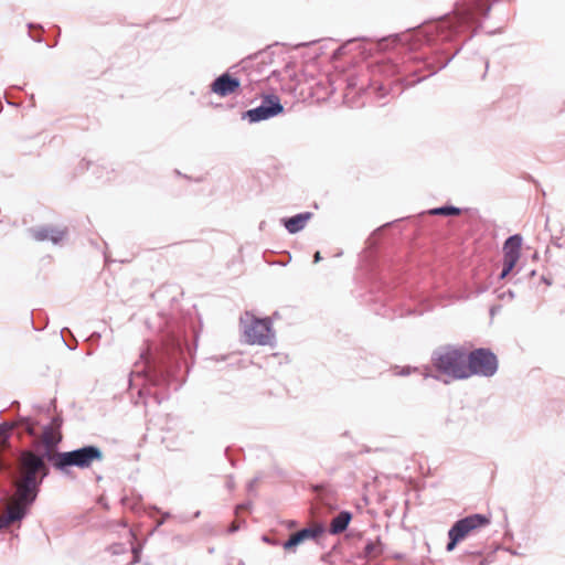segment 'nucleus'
<instances>
[{
	"instance_id": "nucleus-41",
	"label": "nucleus",
	"mask_w": 565,
	"mask_h": 565,
	"mask_svg": "<svg viewBox=\"0 0 565 565\" xmlns=\"http://www.w3.org/2000/svg\"><path fill=\"white\" fill-rule=\"evenodd\" d=\"M104 257H105V263H108L109 262V257L107 254H104Z\"/></svg>"
},
{
	"instance_id": "nucleus-24",
	"label": "nucleus",
	"mask_w": 565,
	"mask_h": 565,
	"mask_svg": "<svg viewBox=\"0 0 565 565\" xmlns=\"http://www.w3.org/2000/svg\"><path fill=\"white\" fill-rule=\"evenodd\" d=\"M28 29H29V35L32 40H34L35 42L38 43H41L43 41V39L40 36V35H33L32 34V30L36 29L38 31L42 32L43 31V26L41 24H35V23H28Z\"/></svg>"
},
{
	"instance_id": "nucleus-16",
	"label": "nucleus",
	"mask_w": 565,
	"mask_h": 565,
	"mask_svg": "<svg viewBox=\"0 0 565 565\" xmlns=\"http://www.w3.org/2000/svg\"><path fill=\"white\" fill-rule=\"evenodd\" d=\"M151 298L160 306L159 316L166 317V310L172 305L174 300V296L171 292V287L162 286L158 288L153 294H151Z\"/></svg>"
},
{
	"instance_id": "nucleus-11",
	"label": "nucleus",
	"mask_w": 565,
	"mask_h": 565,
	"mask_svg": "<svg viewBox=\"0 0 565 565\" xmlns=\"http://www.w3.org/2000/svg\"><path fill=\"white\" fill-rule=\"evenodd\" d=\"M30 237L36 242L50 241L54 245H60L68 235L67 227H56L53 225H41L28 230Z\"/></svg>"
},
{
	"instance_id": "nucleus-7",
	"label": "nucleus",
	"mask_w": 565,
	"mask_h": 565,
	"mask_svg": "<svg viewBox=\"0 0 565 565\" xmlns=\"http://www.w3.org/2000/svg\"><path fill=\"white\" fill-rule=\"evenodd\" d=\"M239 321L247 344L273 345L275 332L269 318H256L250 312H245Z\"/></svg>"
},
{
	"instance_id": "nucleus-17",
	"label": "nucleus",
	"mask_w": 565,
	"mask_h": 565,
	"mask_svg": "<svg viewBox=\"0 0 565 565\" xmlns=\"http://www.w3.org/2000/svg\"><path fill=\"white\" fill-rule=\"evenodd\" d=\"M312 213L303 212L296 214L291 217L282 218V224L285 228L290 234H296L305 228L307 222L311 218Z\"/></svg>"
},
{
	"instance_id": "nucleus-3",
	"label": "nucleus",
	"mask_w": 565,
	"mask_h": 565,
	"mask_svg": "<svg viewBox=\"0 0 565 565\" xmlns=\"http://www.w3.org/2000/svg\"><path fill=\"white\" fill-rule=\"evenodd\" d=\"M62 438L61 431L53 430L52 425L43 426V448L20 450L15 459L18 472H29L46 479L51 473V458L55 455L53 450L57 449Z\"/></svg>"
},
{
	"instance_id": "nucleus-21",
	"label": "nucleus",
	"mask_w": 565,
	"mask_h": 565,
	"mask_svg": "<svg viewBox=\"0 0 565 565\" xmlns=\"http://www.w3.org/2000/svg\"><path fill=\"white\" fill-rule=\"evenodd\" d=\"M477 558H480V551H466L459 556L460 565H475Z\"/></svg>"
},
{
	"instance_id": "nucleus-2",
	"label": "nucleus",
	"mask_w": 565,
	"mask_h": 565,
	"mask_svg": "<svg viewBox=\"0 0 565 565\" xmlns=\"http://www.w3.org/2000/svg\"><path fill=\"white\" fill-rule=\"evenodd\" d=\"M161 332L160 347L143 348V387L146 384L159 387L168 385L182 352L181 338L174 333L168 321L166 330Z\"/></svg>"
},
{
	"instance_id": "nucleus-34",
	"label": "nucleus",
	"mask_w": 565,
	"mask_h": 565,
	"mask_svg": "<svg viewBox=\"0 0 565 565\" xmlns=\"http://www.w3.org/2000/svg\"><path fill=\"white\" fill-rule=\"evenodd\" d=\"M239 529V525L233 523L230 527H228V532L230 533H234L236 532L237 530Z\"/></svg>"
},
{
	"instance_id": "nucleus-22",
	"label": "nucleus",
	"mask_w": 565,
	"mask_h": 565,
	"mask_svg": "<svg viewBox=\"0 0 565 565\" xmlns=\"http://www.w3.org/2000/svg\"><path fill=\"white\" fill-rule=\"evenodd\" d=\"M382 553L381 543L379 541H369L364 546V554L367 557H374Z\"/></svg>"
},
{
	"instance_id": "nucleus-31",
	"label": "nucleus",
	"mask_w": 565,
	"mask_h": 565,
	"mask_svg": "<svg viewBox=\"0 0 565 565\" xmlns=\"http://www.w3.org/2000/svg\"><path fill=\"white\" fill-rule=\"evenodd\" d=\"M475 565H488L487 558L482 556V553L480 552V558H477Z\"/></svg>"
},
{
	"instance_id": "nucleus-9",
	"label": "nucleus",
	"mask_w": 565,
	"mask_h": 565,
	"mask_svg": "<svg viewBox=\"0 0 565 565\" xmlns=\"http://www.w3.org/2000/svg\"><path fill=\"white\" fill-rule=\"evenodd\" d=\"M490 523V520L483 514H470L457 522L448 531V543L446 545L447 552H452L459 542L463 541L473 531L481 529Z\"/></svg>"
},
{
	"instance_id": "nucleus-39",
	"label": "nucleus",
	"mask_w": 565,
	"mask_h": 565,
	"mask_svg": "<svg viewBox=\"0 0 565 565\" xmlns=\"http://www.w3.org/2000/svg\"><path fill=\"white\" fill-rule=\"evenodd\" d=\"M64 332H67V333H70L72 335L70 329H67V328H64V329L61 330V334L62 335L64 334Z\"/></svg>"
},
{
	"instance_id": "nucleus-15",
	"label": "nucleus",
	"mask_w": 565,
	"mask_h": 565,
	"mask_svg": "<svg viewBox=\"0 0 565 565\" xmlns=\"http://www.w3.org/2000/svg\"><path fill=\"white\" fill-rule=\"evenodd\" d=\"M522 245V236L519 234L511 235L503 244V259L510 263H518L520 258V249Z\"/></svg>"
},
{
	"instance_id": "nucleus-25",
	"label": "nucleus",
	"mask_w": 565,
	"mask_h": 565,
	"mask_svg": "<svg viewBox=\"0 0 565 565\" xmlns=\"http://www.w3.org/2000/svg\"><path fill=\"white\" fill-rule=\"evenodd\" d=\"M130 552L132 554V563H138L141 559V543L137 542L136 544H131Z\"/></svg>"
},
{
	"instance_id": "nucleus-44",
	"label": "nucleus",
	"mask_w": 565,
	"mask_h": 565,
	"mask_svg": "<svg viewBox=\"0 0 565 565\" xmlns=\"http://www.w3.org/2000/svg\"><path fill=\"white\" fill-rule=\"evenodd\" d=\"M162 523H163V520L159 521V522L157 523V526L161 525Z\"/></svg>"
},
{
	"instance_id": "nucleus-33",
	"label": "nucleus",
	"mask_w": 565,
	"mask_h": 565,
	"mask_svg": "<svg viewBox=\"0 0 565 565\" xmlns=\"http://www.w3.org/2000/svg\"><path fill=\"white\" fill-rule=\"evenodd\" d=\"M248 507H249V503H248V502H247V503H243V504L237 505V507H236V514H238V512H239L241 510L247 509Z\"/></svg>"
},
{
	"instance_id": "nucleus-36",
	"label": "nucleus",
	"mask_w": 565,
	"mask_h": 565,
	"mask_svg": "<svg viewBox=\"0 0 565 565\" xmlns=\"http://www.w3.org/2000/svg\"><path fill=\"white\" fill-rule=\"evenodd\" d=\"M64 343L72 351L75 350V348H76V344H70V342H67L66 340H64Z\"/></svg>"
},
{
	"instance_id": "nucleus-28",
	"label": "nucleus",
	"mask_w": 565,
	"mask_h": 565,
	"mask_svg": "<svg viewBox=\"0 0 565 565\" xmlns=\"http://www.w3.org/2000/svg\"><path fill=\"white\" fill-rule=\"evenodd\" d=\"M414 371H417V369L416 367L413 369L411 366H403V367H397L395 374L399 375V376H407Z\"/></svg>"
},
{
	"instance_id": "nucleus-32",
	"label": "nucleus",
	"mask_w": 565,
	"mask_h": 565,
	"mask_svg": "<svg viewBox=\"0 0 565 565\" xmlns=\"http://www.w3.org/2000/svg\"><path fill=\"white\" fill-rule=\"evenodd\" d=\"M370 87H371V88H374V89H377V90H380V92H384V90H385V86H384V84H381V85L376 86V82H375V81H373V82L371 83V86H370Z\"/></svg>"
},
{
	"instance_id": "nucleus-19",
	"label": "nucleus",
	"mask_w": 565,
	"mask_h": 565,
	"mask_svg": "<svg viewBox=\"0 0 565 565\" xmlns=\"http://www.w3.org/2000/svg\"><path fill=\"white\" fill-rule=\"evenodd\" d=\"M461 213V210L459 207L452 206V205H445L440 207H435L430 210V214L433 215H444V216H451V215H459Z\"/></svg>"
},
{
	"instance_id": "nucleus-20",
	"label": "nucleus",
	"mask_w": 565,
	"mask_h": 565,
	"mask_svg": "<svg viewBox=\"0 0 565 565\" xmlns=\"http://www.w3.org/2000/svg\"><path fill=\"white\" fill-rule=\"evenodd\" d=\"M134 377H141V371H130L128 375V388H135L137 399H132L135 405H138V399L141 398V385H134Z\"/></svg>"
},
{
	"instance_id": "nucleus-13",
	"label": "nucleus",
	"mask_w": 565,
	"mask_h": 565,
	"mask_svg": "<svg viewBox=\"0 0 565 565\" xmlns=\"http://www.w3.org/2000/svg\"><path fill=\"white\" fill-rule=\"evenodd\" d=\"M239 86L238 78L231 76L228 73H223L212 82L210 88L212 93L226 97L236 92Z\"/></svg>"
},
{
	"instance_id": "nucleus-12",
	"label": "nucleus",
	"mask_w": 565,
	"mask_h": 565,
	"mask_svg": "<svg viewBox=\"0 0 565 565\" xmlns=\"http://www.w3.org/2000/svg\"><path fill=\"white\" fill-rule=\"evenodd\" d=\"M36 426L38 422L30 416H20L14 423L2 422L0 423V439L8 441L13 428H18L28 435L34 436Z\"/></svg>"
},
{
	"instance_id": "nucleus-5",
	"label": "nucleus",
	"mask_w": 565,
	"mask_h": 565,
	"mask_svg": "<svg viewBox=\"0 0 565 565\" xmlns=\"http://www.w3.org/2000/svg\"><path fill=\"white\" fill-rule=\"evenodd\" d=\"M104 452L96 445H84L70 451H56L51 458L53 468L63 475H68L71 468L89 469L94 462H100Z\"/></svg>"
},
{
	"instance_id": "nucleus-30",
	"label": "nucleus",
	"mask_w": 565,
	"mask_h": 565,
	"mask_svg": "<svg viewBox=\"0 0 565 565\" xmlns=\"http://www.w3.org/2000/svg\"><path fill=\"white\" fill-rule=\"evenodd\" d=\"M93 164V162L88 161V160H85V159H82L79 164H78V169L81 171H85V170H88Z\"/></svg>"
},
{
	"instance_id": "nucleus-40",
	"label": "nucleus",
	"mask_w": 565,
	"mask_h": 565,
	"mask_svg": "<svg viewBox=\"0 0 565 565\" xmlns=\"http://www.w3.org/2000/svg\"><path fill=\"white\" fill-rule=\"evenodd\" d=\"M94 173L96 174L97 179H102L103 175L98 173V171H94Z\"/></svg>"
},
{
	"instance_id": "nucleus-4",
	"label": "nucleus",
	"mask_w": 565,
	"mask_h": 565,
	"mask_svg": "<svg viewBox=\"0 0 565 565\" xmlns=\"http://www.w3.org/2000/svg\"><path fill=\"white\" fill-rule=\"evenodd\" d=\"M45 479L29 472H18L14 467V492L17 505L9 508L3 516L7 525L21 522L30 512V508L36 501L41 486Z\"/></svg>"
},
{
	"instance_id": "nucleus-42",
	"label": "nucleus",
	"mask_w": 565,
	"mask_h": 565,
	"mask_svg": "<svg viewBox=\"0 0 565 565\" xmlns=\"http://www.w3.org/2000/svg\"><path fill=\"white\" fill-rule=\"evenodd\" d=\"M73 341H70V344H76L75 338L72 335Z\"/></svg>"
},
{
	"instance_id": "nucleus-8",
	"label": "nucleus",
	"mask_w": 565,
	"mask_h": 565,
	"mask_svg": "<svg viewBox=\"0 0 565 565\" xmlns=\"http://www.w3.org/2000/svg\"><path fill=\"white\" fill-rule=\"evenodd\" d=\"M466 370L468 377L471 375L491 377L498 371L497 355L484 348L472 350L467 354Z\"/></svg>"
},
{
	"instance_id": "nucleus-14",
	"label": "nucleus",
	"mask_w": 565,
	"mask_h": 565,
	"mask_svg": "<svg viewBox=\"0 0 565 565\" xmlns=\"http://www.w3.org/2000/svg\"><path fill=\"white\" fill-rule=\"evenodd\" d=\"M323 533L322 526L305 527L292 533L287 541L282 543L286 551L295 552L296 547L306 540H315Z\"/></svg>"
},
{
	"instance_id": "nucleus-6",
	"label": "nucleus",
	"mask_w": 565,
	"mask_h": 565,
	"mask_svg": "<svg viewBox=\"0 0 565 565\" xmlns=\"http://www.w3.org/2000/svg\"><path fill=\"white\" fill-rule=\"evenodd\" d=\"M430 361L433 367L440 374L452 380L468 379L467 353L463 349L450 345L438 348L431 353Z\"/></svg>"
},
{
	"instance_id": "nucleus-23",
	"label": "nucleus",
	"mask_w": 565,
	"mask_h": 565,
	"mask_svg": "<svg viewBox=\"0 0 565 565\" xmlns=\"http://www.w3.org/2000/svg\"><path fill=\"white\" fill-rule=\"evenodd\" d=\"M516 263L514 262L510 263V260L503 259V267L499 275V279H504L512 271Z\"/></svg>"
},
{
	"instance_id": "nucleus-35",
	"label": "nucleus",
	"mask_w": 565,
	"mask_h": 565,
	"mask_svg": "<svg viewBox=\"0 0 565 565\" xmlns=\"http://www.w3.org/2000/svg\"><path fill=\"white\" fill-rule=\"evenodd\" d=\"M313 260L315 263H318L321 260V255H320V252H316L315 256H313Z\"/></svg>"
},
{
	"instance_id": "nucleus-43",
	"label": "nucleus",
	"mask_w": 565,
	"mask_h": 565,
	"mask_svg": "<svg viewBox=\"0 0 565 565\" xmlns=\"http://www.w3.org/2000/svg\"><path fill=\"white\" fill-rule=\"evenodd\" d=\"M263 540L268 543L270 542V539H268V536H263Z\"/></svg>"
},
{
	"instance_id": "nucleus-37",
	"label": "nucleus",
	"mask_w": 565,
	"mask_h": 565,
	"mask_svg": "<svg viewBox=\"0 0 565 565\" xmlns=\"http://www.w3.org/2000/svg\"><path fill=\"white\" fill-rule=\"evenodd\" d=\"M99 338H100V333H98V332H93L90 335V339L99 340Z\"/></svg>"
},
{
	"instance_id": "nucleus-1",
	"label": "nucleus",
	"mask_w": 565,
	"mask_h": 565,
	"mask_svg": "<svg viewBox=\"0 0 565 565\" xmlns=\"http://www.w3.org/2000/svg\"><path fill=\"white\" fill-rule=\"evenodd\" d=\"M498 0H457L454 11L438 20L425 23L412 34V49L427 46L425 53L428 76L445 68L461 51L488 17Z\"/></svg>"
},
{
	"instance_id": "nucleus-10",
	"label": "nucleus",
	"mask_w": 565,
	"mask_h": 565,
	"mask_svg": "<svg viewBox=\"0 0 565 565\" xmlns=\"http://www.w3.org/2000/svg\"><path fill=\"white\" fill-rule=\"evenodd\" d=\"M284 111V106L276 95H266L262 104L242 114V119L256 124L273 118Z\"/></svg>"
},
{
	"instance_id": "nucleus-38",
	"label": "nucleus",
	"mask_w": 565,
	"mask_h": 565,
	"mask_svg": "<svg viewBox=\"0 0 565 565\" xmlns=\"http://www.w3.org/2000/svg\"><path fill=\"white\" fill-rule=\"evenodd\" d=\"M6 526H7V524L4 523V520H3V518H1L0 519V530L6 527Z\"/></svg>"
},
{
	"instance_id": "nucleus-18",
	"label": "nucleus",
	"mask_w": 565,
	"mask_h": 565,
	"mask_svg": "<svg viewBox=\"0 0 565 565\" xmlns=\"http://www.w3.org/2000/svg\"><path fill=\"white\" fill-rule=\"evenodd\" d=\"M352 519V514L349 511H341L337 516H334L330 523L329 532L330 534H340L344 532Z\"/></svg>"
},
{
	"instance_id": "nucleus-29",
	"label": "nucleus",
	"mask_w": 565,
	"mask_h": 565,
	"mask_svg": "<svg viewBox=\"0 0 565 565\" xmlns=\"http://www.w3.org/2000/svg\"><path fill=\"white\" fill-rule=\"evenodd\" d=\"M49 425H52V429L55 431H61L62 427V418L60 416H55L52 418L51 423Z\"/></svg>"
},
{
	"instance_id": "nucleus-26",
	"label": "nucleus",
	"mask_w": 565,
	"mask_h": 565,
	"mask_svg": "<svg viewBox=\"0 0 565 565\" xmlns=\"http://www.w3.org/2000/svg\"><path fill=\"white\" fill-rule=\"evenodd\" d=\"M108 551L113 555H119V554H122L126 552V546H125V544H121V543H115L109 546Z\"/></svg>"
},
{
	"instance_id": "nucleus-27",
	"label": "nucleus",
	"mask_w": 565,
	"mask_h": 565,
	"mask_svg": "<svg viewBox=\"0 0 565 565\" xmlns=\"http://www.w3.org/2000/svg\"><path fill=\"white\" fill-rule=\"evenodd\" d=\"M347 84H348L349 88H359V89L364 88L363 84L361 86H359V76H356V75H350L347 79Z\"/></svg>"
}]
</instances>
